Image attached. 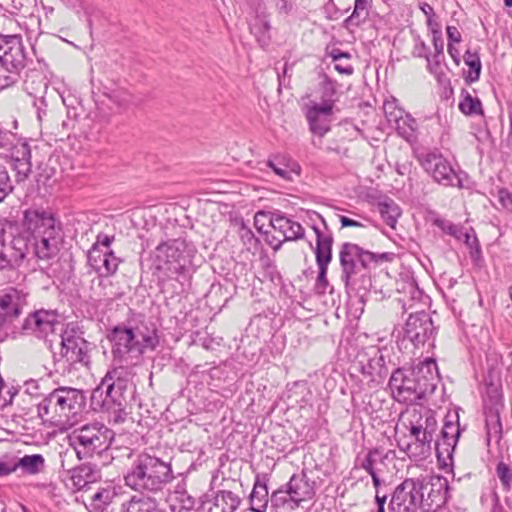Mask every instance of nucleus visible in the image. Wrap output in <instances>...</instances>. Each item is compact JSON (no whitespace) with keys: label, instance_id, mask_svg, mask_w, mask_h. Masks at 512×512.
<instances>
[{"label":"nucleus","instance_id":"f257e3e1","mask_svg":"<svg viewBox=\"0 0 512 512\" xmlns=\"http://www.w3.org/2000/svg\"><path fill=\"white\" fill-rule=\"evenodd\" d=\"M393 397L407 405L400 415L395 428V437L400 451L410 459L416 456L413 446L416 444V376L414 369H396L389 380Z\"/></svg>","mask_w":512,"mask_h":512},{"label":"nucleus","instance_id":"f03ea898","mask_svg":"<svg viewBox=\"0 0 512 512\" xmlns=\"http://www.w3.org/2000/svg\"><path fill=\"white\" fill-rule=\"evenodd\" d=\"M196 248L191 242L177 238L162 242L151 253L149 270L157 278L159 285L169 280L183 284L188 281L194 271L192 259Z\"/></svg>","mask_w":512,"mask_h":512},{"label":"nucleus","instance_id":"7ed1b4c3","mask_svg":"<svg viewBox=\"0 0 512 512\" xmlns=\"http://www.w3.org/2000/svg\"><path fill=\"white\" fill-rule=\"evenodd\" d=\"M393 258V253H374L357 244L345 242L341 245L339 252L341 280L347 289L363 298L372 287L371 265L391 262Z\"/></svg>","mask_w":512,"mask_h":512},{"label":"nucleus","instance_id":"20e7f679","mask_svg":"<svg viewBox=\"0 0 512 512\" xmlns=\"http://www.w3.org/2000/svg\"><path fill=\"white\" fill-rule=\"evenodd\" d=\"M23 235L27 236L28 253L39 260H50L59 252L62 229L54 215L45 210L28 209L22 221Z\"/></svg>","mask_w":512,"mask_h":512},{"label":"nucleus","instance_id":"39448f33","mask_svg":"<svg viewBox=\"0 0 512 512\" xmlns=\"http://www.w3.org/2000/svg\"><path fill=\"white\" fill-rule=\"evenodd\" d=\"M170 461L141 452L133 459L124 475L125 485L140 493L156 494L174 480Z\"/></svg>","mask_w":512,"mask_h":512},{"label":"nucleus","instance_id":"423d86ee","mask_svg":"<svg viewBox=\"0 0 512 512\" xmlns=\"http://www.w3.org/2000/svg\"><path fill=\"white\" fill-rule=\"evenodd\" d=\"M128 384L129 373L126 369L117 367L109 370L91 393V408L95 412L109 413L114 423H123L128 415L125 396Z\"/></svg>","mask_w":512,"mask_h":512},{"label":"nucleus","instance_id":"0eeeda50","mask_svg":"<svg viewBox=\"0 0 512 512\" xmlns=\"http://www.w3.org/2000/svg\"><path fill=\"white\" fill-rule=\"evenodd\" d=\"M85 405L83 390L61 386L41 399L37 404V414L43 423L59 427L68 423L70 416L80 412Z\"/></svg>","mask_w":512,"mask_h":512},{"label":"nucleus","instance_id":"6e6552de","mask_svg":"<svg viewBox=\"0 0 512 512\" xmlns=\"http://www.w3.org/2000/svg\"><path fill=\"white\" fill-rule=\"evenodd\" d=\"M112 344V355L115 360L135 364L141 360L147 349L155 350L159 345L156 330L144 334L139 329L124 324L114 326L107 335Z\"/></svg>","mask_w":512,"mask_h":512},{"label":"nucleus","instance_id":"1a4fd4ad","mask_svg":"<svg viewBox=\"0 0 512 512\" xmlns=\"http://www.w3.org/2000/svg\"><path fill=\"white\" fill-rule=\"evenodd\" d=\"M28 61L22 36L0 33V67L7 72L5 75L0 74V91L21 80V72Z\"/></svg>","mask_w":512,"mask_h":512},{"label":"nucleus","instance_id":"9d476101","mask_svg":"<svg viewBox=\"0 0 512 512\" xmlns=\"http://www.w3.org/2000/svg\"><path fill=\"white\" fill-rule=\"evenodd\" d=\"M115 433L102 423L94 422L76 428L69 436L79 460L102 454L112 444Z\"/></svg>","mask_w":512,"mask_h":512},{"label":"nucleus","instance_id":"9b49d317","mask_svg":"<svg viewBox=\"0 0 512 512\" xmlns=\"http://www.w3.org/2000/svg\"><path fill=\"white\" fill-rule=\"evenodd\" d=\"M61 349L54 356V363L64 369L76 368V365L88 367L90 364V343L84 338V331L75 322H69L61 331Z\"/></svg>","mask_w":512,"mask_h":512},{"label":"nucleus","instance_id":"f8f14e48","mask_svg":"<svg viewBox=\"0 0 512 512\" xmlns=\"http://www.w3.org/2000/svg\"><path fill=\"white\" fill-rule=\"evenodd\" d=\"M448 481L439 475L418 478L419 507L424 512H435L447 501Z\"/></svg>","mask_w":512,"mask_h":512},{"label":"nucleus","instance_id":"ddd939ff","mask_svg":"<svg viewBox=\"0 0 512 512\" xmlns=\"http://www.w3.org/2000/svg\"><path fill=\"white\" fill-rule=\"evenodd\" d=\"M424 171L438 184L461 187V179L450 161L440 152L433 151L418 158Z\"/></svg>","mask_w":512,"mask_h":512},{"label":"nucleus","instance_id":"4468645a","mask_svg":"<svg viewBox=\"0 0 512 512\" xmlns=\"http://www.w3.org/2000/svg\"><path fill=\"white\" fill-rule=\"evenodd\" d=\"M6 151L10 158V165L15 172V179L17 183L27 180L32 172L31 162V147L29 140L26 137L18 135L17 141H13Z\"/></svg>","mask_w":512,"mask_h":512},{"label":"nucleus","instance_id":"2eb2a0df","mask_svg":"<svg viewBox=\"0 0 512 512\" xmlns=\"http://www.w3.org/2000/svg\"><path fill=\"white\" fill-rule=\"evenodd\" d=\"M2 250L0 257L1 272L17 270L29 254L27 236L23 235L22 227L9 242H6L5 237H3Z\"/></svg>","mask_w":512,"mask_h":512},{"label":"nucleus","instance_id":"dca6fc26","mask_svg":"<svg viewBox=\"0 0 512 512\" xmlns=\"http://www.w3.org/2000/svg\"><path fill=\"white\" fill-rule=\"evenodd\" d=\"M18 469L28 475L42 473L45 469V458L41 454H31L21 458L5 455L0 459V477L8 476Z\"/></svg>","mask_w":512,"mask_h":512},{"label":"nucleus","instance_id":"f3484780","mask_svg":"<svg viewBox=\"0 0 512 512\" xmlns=\"http://www.w3.org/2000/svg\"><path fill=\"white\" fill-rule=\"evenodd\" d=\"M436 429L435 412L418 403V456L426 458L431 454V443Z\"/></svg>","mask_w":512,"mask_h":512},{"label":"nucleus","instance_id":"a211bd4d","mask_svg":"<svg viewBox=\"0 0 512 512\" xmlns=\"http://www.w3.org/2000/svg\"><path fill=\"white\" fill-rule=\"evenodd\" d=\"M384 112L389 124L395 126V129L399 136H401L408 143H410L413 152H415V119L411 116V114L406 113L402 108L395 107L389 103H386L384 105Z\"/></svg>","mask_w":512,"mask_h":512},{"label":"nucleus","instance_id":"6ab92c4d","mask_svg":"<svg viewBox=\"0 0 512 512\" xmlns=\"http://www.w3.org/2000/svg\"><path fill=\"white\" fill-rule=\"evenodd\" d=\"M58 324L57 315L54 312L38 310L28 315L21 329L25 334H32L37 338L44 339L55 331V326Z\"/></svg>","mask_w":512,"mask_h":512},{"label":"nucleus","instance_id":"aec40b11","mask_svg":"<svg viewBox=\"0 0 512 512\" xmlns=\"http://www.w3.org/2000/svg\"><path fill=\"white\" fill-rule=\"evenodd\" d=\"M122 261L113 250H97L96 246H91L87 253L88 265L103 278L115 275Z\"/></svg>","mask_w":512,"mask_h":512},{"label":"nucleus","instance_id":"412c9836","mask_svg":"<svg viewBox=\"0 0 512 512\" xmlns=\"http://www.w3.org/2000/svg\"><path fill=\"white\" fill-rule=\"evenodd\" d=\"M333 108L330 102L327 103H313L308 106L305 112V116L309 125L310 131L319 136L324 137L331 129V116Z\"/></svg>","mask_w":512,"mask_h":512},{"label":"nucleus","instance_id":"4be33fe9","mask_svg":"<svg viewBox=\"0 0 512 512\" xmlns=\"http://www.w3.org/2000/svg\"><path fill=\"white\" fill-rule=\"evenodd\" d=\"M314 215L320 220L323 226V228H321L316 223H313L312 225V229L316 235V248L314 250L316 263L329 265L332 261V246L334 242L333 235L332 232L329 231L323 216L317 212H314Z\"/></svg>","mask_w":512,"mask_h":512},{"label":"nucleus","instance_id":"5701e85b","mask_svg":"<svg viewBox=\"0 0 512 512\" xmlns=\"http://www.w3.org/2000/svg\"><path fill=\"white\" fill-rule=\"evenodd\" d=\"M293 497L301 505L302 502L312 500L316 495V481L309 476L307 469L294 473L284 484Z\"/></svg>","mask_w":512,"mask_h":512},{"label":"nucleus","instance_id":"b1692460","mask_svg":"<svg viewBox=\"0 0 512 512\" xmlns=\"http://www.w3.org/2000/svg\"><path fill=\"white\" fill-rule=\"evenodd\" d=\"M416 481L407 478L396 486L390 501L396 512H416Z\"/></svg>","mask_w":512,"mask_h":512},{"label":"nucleus","instance_id":"393cba45","mask_svg":"<svg viewBox=\"0 0 512 512\" xmlns=\"http://www.w3.org/2000/svg\"><path fill=\"white\" fill-rule=\"evenodd\" d=\"M269 225L274 231L282 234L285 242L297 241L305 236V230L302 225L279 210L270 212Z\"/></svg>","mask_w":512,"mask_h":512},{"label":"nucleus","instance_id":"a878e982","mask_svg":"<svg viewBox=\"0 0 512 512\" xmlns=\"http://www.w3.org/2000/svg\"><path fill=\"white\" fill-rule=\"evenodd\" d=\"M439 371L434 357H426L418 365V400L432 394L437 388Z\"/></svg>","mask_w":512,"mask_h":512},{"label":"nucleus","instance_id":"bb28decb","mask_svg":"<svg viewBox=\"0 0 512 512\" xmlns=\"http://www.w3.org/2000/svg\"><path fill=\"white\" fill-rule=\"evenodd\" d=\"M359 366L361 373L369 376L372 381L380 382L388 374L384 356L379 349L374 347L361 356Z\"/></svg>","mask_w":512,"mask_h":512},{"label":"nucleus","instance_id":"cd10ccee","mask_svg":"<svg viewBox=\"0 0 512 512\" xmlns=\"http://www.w3.org/2000/svg\"><path fill=\"white\" fill-rule=\"evenodd\" d=\"M26 303V294L14 287L4 289L0 293V313L10 323L19 317Z\"/></svg>","mask_w":512,"mask_h":512},{"label":"nucleus","instance_id":"c85d7f7f","mask_svg":"<svg viewBox=\"0 0 512 512\" xmlns=\"http://www.w3.org/2000/svg\"><path fill=\"white\" fill-rule=\"evenodd\" d=\"M491 404L485 403V426L487 432L488 442L494 439L499 442L502 436V423L500 419V412L503 407L501 397L497 394L495 397H490Z\"/></svg>","mask_w":512,"mask_h":512},{"label":"nucleus","instance_id":"c756f323","mask_svg":"<svg viewBox=\"0 0 512 512\" xmlns=\"http://www.w3.org/2000/svg\"><path fill=\"white\" fill-rule=\"evenodd\" d=\"M269 480L270 475L267 473L255 476L253 489L249 495L250 510L252 512H266L268 507H270Z\"/></svg>","mask_w":512,"mask_h":512},{"label":"nucleus","instance_id":"7c9ffc66","mask_svg":"<svg viewBox=\"0 0 512 512\" xmlns=\"http://www.w3.org/2000/svg\"><path fill=\"white\" fill-rule=\"evenodd\" d=\"M427 220L432 221L436 226L441 228L448 235L453 236L457 240L463 241L465 245L469 244L470 241L476 236L473 228L467 230L461 225H456L452 222L441 219L434 211H428Z\"/></svg>","mask_w":512,"mask_h":512},{"label":"nucleus","instance_id":"2f4dec72","mask_svg":"<svg viewBox=\"0 0 512 512\" xmlns=\"http://www.w3.org/2000/svg\"><path fill=\"white\" fill-rule=\"evenodd\" d=\"M300 507L284 484L270 494L271 512H295Z\"/></svg>","mask_w":512,"mask_h":512},{"label":"nucleus","instance_id":"473e14b6","mask_svg":"<svg viewBox=\"0 0 512 512\" xmlns=\"http://www.w3.org/2000/svg\"><path fill=\"white\" fill-rule=\"evenodd\" d=\"M196 504L194 496L188 493L184 482L178 483L171 496V510L173 512H191Z\"/></svg>","mask_w":512,"mask_h":512},{"label":"nucleus","instance_id":"72a5a7b5","mask_svg":"<svg viewBox=\"0 0 512 512\" xmlns=\"http://www.w3.org/2000/svg\"><path fill=\"white\" fill-rule=\"evenodd\" d=\"M241 504L238 494L230 490H219L213 498L209 512H235Z\"/></svg>","mask_w":512,"mask_h":512},{"label":"nucleus","instance_id":"f704fd0d","mask_svg":"<svg viewBox=\"0 0 512 512\" xmlns=\"http://www.w3.org/2000/svg\"><path fill=\"white\" fill-rule=\"evenodd\" d=\"M397 345L400 350L414 351L416 348V316L414 312H410L408 318L398 332Z\"/></svg>","mask_w":512,"mask_h":512},{"label":"nucleus","instance_id":"c9c22d12","mask_svg":"<svg viewBox=\"0 0 512 512\" xmlns=\"http://www.w3.org/2000/svg\"><path fill=\"white\" fill-rule=\"evenodd\" d=\"M250 32L261 48H267L271 42V25L265 14H257L249 24Z\"/></svg>","mask_w":512,"mask_h":512},{"label":"nucleus","instance_id":"e433bc0d","mask_svg":"<svg viewBox=\"0 0 512 512\" xmlns=\"http://www.w3.org/2000/svg\"><path fill=\"white\" fill-rule=\"evenodd\" d=\"M120 512H166L161 509L157 501L150 497L133 496L122 503Z\"/></svg>","mask_w":512,"mask_h":512},{"label":"nucleus","instance_id":"4c0bfd02","mask_svg":"<svg viewBox=\"0 0 512 512\" xmlns=\"http://www.w3.org/2000/svg\"><path fill=\"white\" fill-rule=\"evenodd\" d=\"M418 329L422 330V332L418 331V339L422 334L423 346L427 344L428 349L434 348L435 336L437 332L430 314L426 311H418Z\"/></svg>","mask_w":512,"mask_h":512},{"label":"nucleus","instance_id":"58836bf2","mask_svg":"<svg viewBox=\"0 0 512 512\" xmlns=\"http://www.w3.org/2000/svg\"><path fill=\"white\" fill-rule=\"evenodd\" d=\"M98 471L91 465H81L72 471V480L78 489L85 488L89 483L96 481Z\"/></svg>","mask_w":512,"mask_h":512},{"label":"nucleus","instance_id":"ea45409f","mask_svg":"<svg viewBox=\"0 0 512 512\" xmlns=\"http://www.w3.org/2000/svg\"><path fill=\"white\" fill-rule=\"evenodd\" d=\"M464 62L469 67L467 73L464 74V80L467 84H472L479 80L482 64L478 52L467 50L464 54Z\"/></svg>","mask_w":512,"mask_h":512},{"label":"nucleus","instance_id":"a19ab883","mask_svg":"<svg viewBox=\"0 0 512 512\" xmlns=\"http://www.w3.org/2000/svg\"><path fill=\"white\" fill-rule=\"evenodd\" d=\"M459 110L465 115H483V107L478 97H473L466 89L461 91Z\"/></svg>","mask_w":512,"mask_h":512},{"label":"nucleus","instance_id":"79ce46f5","mask_svg":"<svg viewBox=\"0 0 512 512\" xmlns=\"http://www.w3.org/2000/svg\"><path fill=\"white\" fill-rule=\"evenodd\" d=\"M377 208L384 222L391 228H395L397 219L401 215L398 205L393 200H385L379 202Z\"/></svg>","mask_w":512,"mask_h":512},{"label":"nucleus","instance_id":"37998d69","mask_svg":"<svg viewBox=\"0 0 512 512\" xmlns=\"http://www.w3.org/2000/svg\"><path fill=\"white\" fill-rule=\"evenodd\" d=\"M392 451H384L380 448H373L368 451L365 458L362 460L360 466L366 472L377 471V464H384V461L388 458Z\"/></svg>","mask_w":512,"mask_h":512},{"label":"nucleus","instance_id":"c03bdc74","mask_svg":"<svg viewBox=\"0 0 512 512\" xmlns=\"http://www.w3.org/2000/svg\"><path fill=\"white\" fill-rule=\"evenodd\" d=\"M291 164L292 160L286 155H276L267 161V166L283 179H290Z\"/></svg>","mask_w":512,"mask_h":512},{"label":"nucleus","instance_id":"a18cd8bd","mask_svg":"<svg viewBox=\"0 0 512 512\" xmlns=\"http://www.w3.org/2000/svg\"><path fill=\"white\" fill-rule=\"evenodd\" d=\"M320 77L322 79L320 83L322 103L330 102L333 108V97L336 94V82L325 73L320 74Z\"/></svg>","mask_w":512,"mask_h":512},{"label":"nucleus","instance_id":"49530a36","mask_svg":"<svg viewBox=\"0 0 512 512\" xmlns=\"http://www.w3.org/2000/svg\"><path fill=\"white\" fill-rule=\"evenodd\" d=\"M460 427L458 422V416H456V421L446 420L441 430L440 439L445 441H450L453 444H457L458 439L460 437Z\"/></svg>","mask_w":512,"mask_h":512},{"label":"nucleus","instance_id":"de8ad7c7","mask_svg":"<svg viewBox=\"0 0 512 512\" xmlns=\"http://www.w3.org/2000/svg\"><path fill=\"white\" fill-rule=\"evenodd\" d=\"M456 444H453L450 441H445L442 439H437L434 442V449L439 462L446 464V460L452 458L453 451L455 449Z\"/></svg>","mask_w":512,"mask_h":512},{"label":"nucleus","instance_id":"09e8293b","mask_svg":"<svg viewBox=\"0 0 512 512\" xmlns=\"http://www.w3.org/2000/svg\"><path fill=\"white\" fill-rule=\"evenodd\" d=\"M104 95L122 110L127 109L132 101L131 95L123 89L105 91Z\"/></svg>","mask_w":512,"mask_h":512},{"label":"nucleus","instance_id":"8fccbe9b","mask_svg":"<svg viewBox=\"0 0 512 512\" xmlns=\"http://www.w3.org/2000/svg\"><path fill=\"white\" fill-rule=\"evenodd\" d=\"M496 475L499 478L502 488L505 492H509L512 489V469L508 464L500 461L496 465Z\"/></svg>","mask_w":512,"mask_h":512},{"label":"nucleus","instance_id":"3c124183","mask_svg":"<svg viewBox=\"0 0 512 512\" xmlns=\"http://www.w3.org/2000/svg\"><path fill=\"white\" fill-rule=\"evenodd\" d=\"M13 189L14 187L7 169L0 163V203L7 198Z\"/></svg>","mask_w":512,"mask_h":512},{"label":"nucleus","instance_id":"603ef678","mask_svg":"<svg viewBox=\"0 0 512 512\" xmlns=\"http://www.w3.org/2000/svg\"><path fill=\"white\" fill-rule=\"evenodd\" d=\"M370 4L371 0H355L354 10L352 14L344 20V27L348 28L350 25L358 26L360 24V21L355 20L358 17L359 12L367 10L370 7Z\"/></svg>","mask_w":512,"mask_h":512},{"label":"nucleus","instance_id":"864d4df0","mask_svg":"<svg viewBox=\"0 0 512 512\" xmlns=\"http://www.w3.org/2000/svg\"><path fill=\"white\" fill-rule=\"evenodd\" d=\"M419 8L426 16V23L428 28L433 32L437 33L440 30V24L437 21L436 14L432 6L427 3H422L419 5Z\"/></svg>","mask_w":512,"mask_h":512},{"label":"nucleus","instance_id":"5fc2aeb1","mask_svg":"<svg viewBox=\"0 0 512 512\" xmlns=\"http://www.w3.org/2000/svg\"><path fill=\"white\" fill-rule=\"evenodd\" d=\"M319 268L316 284H315V291L317 294H324L326 292V289L329 285L328 279H327V271L329 265L324 264H317Z\"/></svg>","mask_w":512,"mask_h":512},{"label":"nucleus","instance_id":"6e6d98bb","mask_svg":"<svg viewBox=\"0 0 512 512\" xmlns=\"http://www.w3.org/2000/svg\"><path fill=\"white\" fill-rule=\"evenodd\" d=\"M435 48L436 52L432 56H426L427 68L431 74L442 70L441 58H443V47L441 45L440 48L437 46Z\"/></svg>","mask_w":512,"mask_h":512},{"label":"nucleus","instance_id":"4d7b16f0","mask_svg":"<svg viewBox=\"0 0 512 512\" xmlns=\"http://www.w3.org/2000/svg\"><path fill=\"white\" fill-rule=\"evenodd\" d=\"M115 236L114 235H107L104 233H99L96 236V241L93 243L92 246H96L97 250H112L110 248L111 244L114 242Z\"/></svg>","mask_w":512,"mask_h":512},{"label":"nucleus","instance_id":"13d9d810","mask_svg":"<svg viewBox=\"0 0 512 512\" xmlns=\"http://www.w3.org/2000/svg\"><path fill=\"white\" fill-rule=\"evenodd\" d=\"M498 200L502 207L509 212H512V191L502 188L498 191Z\"/></svg>","mask_w":512,"mask_h":512},{"label":"nucleus","instance_id":"bf43d9fd","mask_svg":"<svg viewBox=\"0 0 512 512\" xmlns=\"http://www.w3.org/2000/svg\"><path fill=\"white\" fill-rule=\"evenodd\" d=\"M470 249L471 259L478 264L482 258V251L477 236H475L469 244L466 245Z\"/></svg>","mask_w":512,"mask_h":512},{"label":"nucleus","instance_id":"052dcab7","mask_svg":"<svg viewBox=\"0 0 512 512\" xmlns=\"http://www.w3.org/2000/svg\"><path fill=\"white\" fill-rule=\"evenodd\" d=\"M263 234L265 235V241L274 251H278L285 242L284 239H280L279 237L269 233L268 231H264Z\"/></svg>","mask_w":512,"mask_h":512},{"label":"nucleus","instance_id":"680f3d73","mask_svg":"<svg viewBox=\"0 0 512 512\" xmlns=\"http://www.w3.org/2000/svg\"><path fill=\"white\" fill-rule=\"evenodd\" d=\"M448 43H459L461 42V33L455 26H447L446 28Z\"/></svg>","mask_w":512,"mask_h":512},{"label":"nucleus","instance_id":"e2e57ef3","mask_svg":"<svg viewBox=\"0 0 512 512\" xmlns=\"http://www.w3.org/2000/svg\"><path fill=\"white\" fill-rule=\"evenodd\" d=\"M38 120L41 122L46 115L47 103L43 97L34 102Z\"/></svg>","mask_w":512,"mask_h":512},{"label":"nucleus","instance_id":"0e129e2a","mask_svg":"<svg viewBox=\"0 0 512 512\" xmlns=\"http://www.w3.org/2000/svg\"><path fill=\"white\" fill-rule=\"evenodd\" d=\"M328 55L332 58L333 61H339L343 58L351 59V54L346 51H342L339 48H333L328 52Z\"/></svg>","mask_w":512,"mask_h":512},{"label":"nucleus","instance_id":"69168bd1","mask_svg":"<svg viewBox=\"0 0 512 512\" xmlns=\"http://www.w3.org/2000/svg\"><path fill=\"white\" fill-rule=\"evenodd\" d=\"M269 215H270V212H264V211H259L255 214V217H254V225L256 227V229L260 232V233H263V224H261V219L264 218V219H267L269 221Z\"/></svg>","mask_w":512,"mask_h":512},{"label":"nucleus","instance_id":"338daca9","mask_svg":"<svg viewBox=\"0 0 512 512\" xmlns=\"http://www.w3.org/2000/svg\"><path fill=\"white\" fill-rule=\"evenodd\" d=\"M447 51L450 57L453 59L456 65L460 64L461 56L459 50L451 43H448Z\"/></svg>","mask_w":512,"mask_h":512},{"label":"nucleus","instance_id":"774afa93","mask_svg":"<svg viewBox=\"0 0 512 512\" xmlns=\"http://www.w3.org/2000/svg\"><path fill=\"white\" fill-rule=\"evenodd\" d=\"M492 501H493V504H492L491 512H505L504 507L502 506V504L500 502V497L496 492L493 493Z\"/></svg>","mask_w":512,"mask_h":512}]
</instances>
